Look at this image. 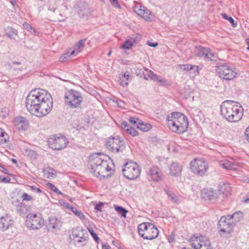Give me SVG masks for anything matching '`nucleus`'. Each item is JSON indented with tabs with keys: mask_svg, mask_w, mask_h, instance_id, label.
I'll use <instances>...</instances> for the list:
<instances>
[{
	"mask_svg": "<svg viewBox=\"0 0 249 249\" xmlns=\"http://www.w3.org/2000/svg\"><path fill=\"white\" fill-rule=\"evenodd\" d=\"M88 231L91 235L92 236L94 240L97 243H99L100 242V239L98 237L97 234L94 232L92 228H88Z\"/></svg>",
	"mask_w": 249,
	"mask_h": 249,
	"instance_id": "obj_40",
	"label": "nucleus"
},
{
	"mask_svg": "<svg viewBox=\"0 0 249 249\" xmlns=\"http://www.w3.org/2000/svg\"><path fill=\"white\" fill-rule=\"evenodd\" d=\"M87 232L85 229L78 227H76L72 230L71 237V238L73 240L78 237H82L83 234Z\"/></svg>",
	"mask_w": 249,
	"mask_h": 249,
	"instance_id": "obj_27",
	"label": "nucleus"
},
{
	"mask_svg": "<svg viewBox=\"0 0 249 249\" xmlns=\"http://www.w3.org/2000/svg\"><path fill=\"white\" fill-rule=\"evenodd\" d=\"M170 174L177 177L180 175L182 167L177 162H173L169 166Z\"/></svg>",
	"mask_w": 249,
	"mask_h": 249,
	"instance_id": "obj_24",
	"label": "nucleus"
},
{
	"mask_svg": "<svg viewBox=\"0 0 249 249\" xmlns=\"http://www.w3.org/2000/svg\"><path fill=\"white\" fill-rule=\"evenodd\" d=\"M23 26L24 29L31 33H36V32L35 29L33 28L30 24L27 22L24 23L23 24Z\"/></svg>",
	"mask_w": 249,
	"mask_h": 249,
	"instance_id": "obj_43",
	"label": "nucleus"
},
{
	"mask_svg": "<svg viewBox=\"0 0 249 249\" xmlns=\"http://www.w3.org/2000/svg\"><path fill=\"white\" fill-rule=\"evenodd\" d=\"M231 191V187L228 183H224L219 185V192L225 196H228L230 193Z\"/></svg>",
	"mask_w": 249,
	"mask_h": 249,
	"instance_id": "obj_32",
	"label": "nucleus"
},
{
	"mask_svg": "<svg viewBox=\"0 0 249 249\" xmlns=\"http://www.w3.org/2000/svg\"><path fill=\"white\" fill-rule=\"evenodd\" d=\"M5 31L6 36L10 39L14 38L15 36L18 35V31L15 29L11 27H7L5 29Z\"/></svg>",
	"mask_w": 249,
	"mask_h": 249,
	"instance_id": "obj_34",
	"label": "nucleus"
},
{
	"mask_svg": "<svg viewBox=\"0 0 249 249\" xmlns=\"http://www.w3.org/2000/svg\"><path fill=\"white\" fill-rule=\"evenodd\" d=\"M215 71L218 76L225 80H231L237 76L235 69L231 67L229 64L220 63L216 66Z\"/></svg>",
	"mask_w": 249,
	"mask_h": 249,
	"instance_id": "obj_6",
	"label": "nucleus"
},
{
	"mask_svg": "<svg viewBox=\"0 0 249 249\" xmlns=\"http://www.w3.org/2000/svg\"><path fill=\"white\" fill-rule=\"evenodd\" d=\"M14 220L11 215L5 214L0 217V231H5L13 227Z\"/></svg>",
	"mask_w": 249,
	"mask_h": 249,
	"instance_id": "obj_19",
	"label": "nucleus"
},
{
	"mask_svg": "<svg viewBox=\"0 0 249 249\" xmlns=\"http://www.w3.org/2000/svg\"><path fill=\"white\" fill-rule=\"evenodd\" d=\"M111 4L114 6V7H116L118 9H121V6L117 0H109Z\"/></svg>",
	"mask_w": 249,
	"mask_h": 249,
	"instance_id": "obj_46",
	"label": "nucleus"
},
{
	"mask_svg": "<svg viewBox=\"0 0 249 249\" xmlns=\"http://www.w3.org/2000/svg\"><path fill=\"white\" fill-rule=\"evenodd\" d=\"M103 205L104 203L103 202H99L95 205V209L98 211L101 212Z\"/></svg>",
	"mask_w": 249,
	"mask_h": 249,
	"instance_id": "obj_50",
	"label": "nucleus"
},
{
	"mask_svg": "<svg viewBox=\"0 0 249 249\" xmlns=\"http://www.w3.org/2000/svg\"><path fill=\"white\" fill-rule=\"evenodd\" d=\"M55 9H56V7H55L54 6H51V5H50V6L49 7V10L52 11L53 12H54Z\"/></svg>",
	"mask_w": 249,
	"mask_h": 249,
	"instance_id": "obj_60",
	"label": "nucleus"
},
{
	"mask_svg": "<svg viewBox=\"0 0 249 249\" xmlns=\"http://www.w3.org/2000/svg\"><path fill=\"white\" fill-rule=\"evenodd\" d=\"M47 186L50 187V188L54 192H55L57 195L62 194V192L59 191L57 187L53 184L51 183H48Z\"/></svg>",
	"mask_w": 249,
	"mask_h": 249,
	"instance_id": "obj_41",
	"label": "nucleus"
},
{
	"mask_svg": "<svg viewBox=\"0 0 249 249\" xmlns=\"http://www.w3.org/2000/svg\"><path fill=\"white\" fill-rule=\"evenodd\" d=\"M21 197L22 198L23 200L31 201L33 199V197L26 193H24L22 194Z\"/></svg>",
	"mask_w": 249,
	"mask_h": 249,
	"instance_id": "obj_47",
	"label": "nucleus"
},
{
	"mask_svg": "<svg viewBox=\"0 0 249 249\" xmlns=\"http://www.w3.org/2000/svg\"><path fill=\"white\" fill-rule=\"evenodd\" d=\"M45 174L47 178H52L55 174V171L52 169H50L48 171L46 172Z\"/></svg>",
	"mask_w": 249,
	"mask_h": 249,
	"instance_id": "obj_48",
	"label": "nucleus"
},
{
	"mask_svg": "<svg viewBox=\"0 0 249 249\" xmlns=\"http://www.w3.org/2000/svg\"><path fill=\"white\" fill-rule=\"evenodd\" d=\"M7 134L3 131L0 134V144L4 143L7 142Z\"/></svg>",
	"mask_w": 249,
	"mask_h": 249,
	"instance_id": "obj_42",
	"label": "nucleus"
},
{
	"mask_svg": "<svg viewBox=\"0 0 249 249\" xmlns=\"http://www.w3.org/2000/svg\"><path fill=\"white\" fill-rule=\"evenodd\" d=\"M124 142L118 136L115 137L109 138L106 143V148L113 153L123 152V147Z\"/></svg>",
	"mask_w": 249,
	"mask_h": 249,
	"instance_id": "obj_12",
	"label": "nucleus"
},
{
	"mask_svg": "<svg viewBox=\"0 0 249 249\" xmlns=\"http://www.w3.org/2000/svg\"><path fill=\"white\" fill-rule=\"evenodd\" d=\"M139 235L147 240H153L156 238L159 235V231L153 224L144 222L140 224L138 227Z\"/></svg>",
	"mask_w": 249,
	"mask_h": 249,
	"instance_id": "obj_5",
	"label": "nucleus"
},
{
	"mask_svg": "<svg viewBox=\"0 0 249 249\" xmlns=\"http://www.w3.org/2000/svg\"><path fill=\"white\" fill-rule=\"evenodd\" d=\"M167 121L170 129L178 134L184 133L188 127L187 117L180 112H175L171 113L167 117Z\"/></svg>",
	"mask_w": 249,
	"mask_h": 249,
	"instance_id": "obj_4",
	"label": "nucleus"
},
{
	"mask_svg": "<svg viewBox=\"0 0 249 249\" xmlns=\"http://www.w3.org/2000/svg\"><path fill=\"white\" fill-rule=\"evenodd\" d=\"M14 126L18 130L25 131L29 127V122L26 118L18 116L15 118L13 121Z\"/></svg>",
	"mask_w": 249,
	"mask_h": 249,
	"instance_id": "obj_18",
	"label": "nucleus"
},
{
	"mask_svg": "<svg viewBox=\"0 0 249 249\" xmlns=\"http://www.w3.org/2000/svg\"><path fill=\"white\" fill-rule=\"evenodd\" d=\"M12 63L13 65H20L21 64V63L20 62H18V61H12Z\"/></svg>",
	"mask_w": 249,
	"mask_h": 249,
	"instance_id": "obj_61",
	"label": "nucleus"
},
{
	"mask_svg": "<svg viewBox=\"0 0 249 249\" xmlns=\"http://www.w3.org/2000/svg\"><path fill=\"white\" fill-rule=\"evenodd\" d=\"M64 97L66 104L71 108H76L79 106L83 100L80 93L73 89L66 92Z\"/></svg>",
	"mask_w": 249,
	"mask_h": 249,
	"instance_id": "obj_8",
	"label": "nucleus"
},
{
	"mask_svg": "<svg viewBox=\"0 0 249 249\" xmlns=\"http://www.w3.org/2000/svg\"><path fill=\"white\" fill-rule=\"evenodd\" d=\"M123 167L122 172L125 178L133 180L140 176L141 170L136 162L130 160L124 164Z\"/></svg>",
	"mask_w": 249,
	"mask_h": 249,
	"instance_id": "obj_7",
	"label": "nucleus"
},
{
	"mask_svg": "<svg viewBox=\"0 0 249 249\" xmlns=\"http://www.w3.org/2000/svg\"><path fill=\"white\" fill-rule=\"evenodd\" d=\"M146 44L150 47H156L158 46V43L157 42H151L149 41H148Z\"/></svg>",
	"mask_w": 249,
	"mask_h": 249,
	"instance_id": "obj_55",
	"label": "nucleus"
},
{
	"mask_svg": "<svg viewBox=\"0 0 249 249\" xmlns=\"http://www.w3.org/2000/svg\"><path fill=\"white\" fill-rule=\"evenodd\" d=\"M2 172L5 174H9V171L5 168L2 167Z\"/></svg>",
	"mask_w": 249,
	"mask_h": 249,
	"instance_id": "obj_59",
	"label": "nucleus"
},
{
	"mask_svg": "<svg viewBox=\"0 0 249 249\" xmlns=\"http://www.w3.org/2000/svg\"><path fill=\"white\" fill-rule=\"evenodd\" d=\"M157 74L154 73L152 71H149L148 72V77L151 78L152 80H154Z\"/></svg>",
	"mask_w": 249,
	"mask_h": 249,
	"instance_id": "obj_51",
	"label": "nucleus"
},
{
	"mask_svg": "<svg viewBox=\"0 0 249 249\" xmlns=\"http://www.w3.org/2000/svg\"><path fill=\"white\" fill-rule=\"evenodd\" d=\"M56 0H49V3L52 4L53 3H55L56 4Z\"/></svg>",
	"mask_w": 249,
	"mask_h": 249,
	"instance_id": "obj_62",
	"label": "nucleus"
},
{
	"mask_svg": "<svg viewBox=\"0 0 249 249\" xmlns=\"http://www.w3.org/2000/svg\"><path fill=\"white\" fill-rule=\"evenodd\" d=\"M221 115L230 123H237L242 118L244 109L241 105L231 100H226L220 106Z\"/></svg>",
	"mask_w": 249,
	"mask_h": 249,
	"instance_id": "obj_2",
	"label": "nucleus"
},
{
	"mask_svg": "<svg viewBox=\"0 0 249 249\" xmlns=\"http://www.w3.org/2000/svg\"><path fill=\"white\" fill-rule=\"evenodd\" d=\"M48 144L52 149L55 150H60L65 148L68 144V141L64 136L56 137L52 136L48 140Z\"/></svg>",
	"mask_w": 249,
	"mask_h": 249,
	"instance_id": "obj_13",
	"label": "nucleus"
},
{
	"mask_svg": "<svg viewBox=\"0 0 249 249\" xmlns=\"http://www.w3.org/2000/svg\"><path fill=\"white\" fill-rule=\"evenodd\" d=\"M221 16L223 18L227 19L232 24V26L235 27L237 26V22L234 21L233 18L231 17H229L226 14L222 13Z\"/></svg>",
	"mask_w": 249,
	"mask_h": 249,
	"instance_id": "obj_37",
	"label": "nucleus"
},
{
	"mask_svg": "<svg viewBox=\"0 0 249 249\" xmlns=\"http://www.w3.org/2000/svg\"><path fill=\"white\" fill-rule=\"evenodd\" d=\"M131 81V78L128 71L122 72L119 74V83L120 85L123 87H126L128 85V83Z\"/></svg>",
	"mask_w": 249,
	"mask_h": 249,
	"instance_id": "obj_22",
	"label": "nucleus"
},
{
	"mask_svg": "<svg viewBox=\"0 0 249 249\" xmlns=\"http://www.w3.org/2000/svg\"><path fill=\"white\" fill-rule=\"evenodd\" d=\"M154 81H157L160 83V85L164 86L168 84L167 81L161 76L157 75Z\"/></svg>",
	"mask_w": 249,
	"mask_h": 249,
	"instance_id": "obj_38",
	"label": "nucleus"
},
{
	"mask_svg": "<svg viewBox=\"0 0 249 249\" xmlns=\"http://www.w3.org/2000/svg\"><path fill=\"white\" fill-rule=\"evenodd\" d=\"M246 42L248 44V47H247V49L249 50V38H247L246 39Z\"/></svg>",
	"mask_w": 249,
	"mask_h": 249,
	"instance_id": "obj_64",
	"label": "nucleus"
},
{
	"mask_svg": "<svg viewBox=\"0 0 249 249\" xmlns=\"http://www.w3.org/2000/svg\"><path fill=\"white\" fill-rule=\"evenodd\" d=\"M71 212L81 219H84L85 218V216L81 213V211L77 210L76 208L73 207V208H71Z\"/></svg>",
	"mask_w": 249,
	"mask_h": 249,
	"instance_id": "obj_39",
	"label": "nucleus"
},
{
	"mask_svg": "<svg viewBox=\"0 0 249 249\" xmlns=\"http://www.w3.org/2000/svg\"><path fill=\"white\" fill-rule=\"evenodd\" d=\"M227 216L231 220V222L235 226L243 219V213L240 211H238L231 215H227Z\"/></svg>",
	"mask_w": 249,
	"mask_h": 249,
	"instance_id": "obj_25",
	"label": "nucleus"
},
{
	"mask_svg": "<svg viewBox=\"0 0 249 249\" xmlns=\"http://www.w3.org/2000/svg\"><path fill=\"white\" fill-rule=\"evenodd\" d=\"M11 180V178L9 177L5 178L2 177H0V182H5L8 183Z\"/></svg>",
	"mask_w": 249,
	"mask_h": 249,
	"instance_id": "obj_54",
	"label": "nucleus"
},
{
	"mask_svg": "<svg viewBox=\"0 0 249 249\" xmlns=\"http://www.w3.org/2000/svg\"><path fill=\"white\" fill-rule=\"evenodd\" d=\"M147 175L154 181L159 182L162 180V172L157 166H153L151 167L148 171Z\"/></svg>",
	"mask_w": 249,
	"mask_h": 249,
	"instance_id": "obj_20",
	"label": "nucleus"
},
{
	"mask_svg": "<svg viewBox=\"0 0 249 249\" xmlns=\"http://www.w3.org/2000/svg\"><path fill=\"white\" fill-rule=\"evenodd\" d=\"M164 191L167 195L168 199L175 204H178L180 202L179 196L176 195L173 191L168 189L165 188Z\"/></svg>",
	"mask_w": 249,
	"mask_h": 249,
	"instance_id": "obj_26",
	"label": "nucleus"
},
{
	"mask_svg": "<svg viewBox=\"0 0 249 249\" xmlns=\"http://www.w3.org/2000/svg\"><path fill=\"white\" fill-rule=\"evenodd\" d=\"M25 105L28 110L37 117L47 115L53 107V99L50 93L42 89H35L26 97Z\"/></svg>",
	"mask_w": 249,
	"mask_h": 249,
	"instance_id": "obj_1",
	"label": "nucleus"
},
{
	"mask_svg": "<svg viewBox=\"0 0 249 249\" xmlns=\"http://www.w3.org/2000/svg\"><path fill=\"white\" fill-rule=\"evenodd\" d=\"M16 210L20 215L24 216L30 211V208L25 204L21 203L17 206Z\"/></svg>",
	"mask_w": 249,
	"mask_h": 249,
	"instance_id": "obj_29",
	"label": "nucleus"
},
{
	"mask_svg": "<svg viewBox=\"0 0 249 249\" xmlns=\"http://www.w3.org/2000/svg\"><path fill=\"white\" fill-rule=\"evenodd\" d=\"M140 121L141 120L135 117H130L129 119V121L130 123L134 125H136L137 127L140 122Z\"/></svg>",
	"mask_w": 249,
	"mask_h": 249,
	"instance_id": "obj_45",
	"label": "nucleus"
},
{
	"mask_svg": "<svg viewBox=\"0 0 249 249\" xmlns=\"http://www.w3.org/2000/svg\"><path fill=\"white\" fill-rule=\"evenodd\" d=\"M245 136L246 140L249 143V125L247 127L245 131Z\"/></svg>",
	"mask_w": 249,
	"mask_h": 249,
	"instance_id": "obj_52",
	"label": "nucleus"
},
{
	"mask_svg": "<svg viewBox=\"0 0 249 249\" xmlns=\"http://www.w3.org/2000/svg\"><path fill=\"white\" fill-rule=\"evenodd\" d=\"M208 168L207 162L203 159H195L191 162V170L199 176H204L207 171Z\"/></svg>",
	"mask_w": 249,
	"mask_h": 249,
	"instance_id": "obj_9",
	"label": "nucleus"
},
{
	"mask_svg": "<svg viewBox=\"0 0 249 249\" xmlns=\"http://www.w3.org/2000/svg\"><path fill=\"white\" fill-rule=\"evenodd\" d=\"M218 164L220 167L226 170H235L236 169V165L227 160L220 161Z\"/></svg>",
	"mask_w": 249,
	"mask_h": 249,
	"instance_id": "obj_28",
	"label": "nucleus"
},
{
	"mask_svg": "<svg viewBox=\"0 0 249 249\" xmlns=\"http://www.w3.org/2000/svg\"><path fill=\"white\" fill-rule=\"evenodd\" d=\"M85 39L79 40L78 42L74 46L73 49H70L69 51L64 55L63 58L62 57L60 58V61H64L65 58H67L68 57H70L71 55H75L81 52L85 46Z\"/></svg>",
	"mask_w": 249,
	"mask_h": 249,
	"instance_id": "obj_17",
	"label": "nucleus"
},
{
	"mask_svg": "<svg viewBox=\"0 0 249 249\" xmlns=\"http://www.w3.org/2000/svg\"><path fill=\"white\" fill-rule=\"evenodd\" d=\"M26 223L27 226L32 230H38L44 224V219L39 213H29L27 216Z\"/></svg>",
	"mask_w": 249,
	"mask_h": 249,
	"instance_id": "obj_11",
	"label": "nucleus"
},
{
	"mask_svg": "<svg viewBox=\"0 0 249 249\" xmlns=\"http://www.w3.org/2000/svg\"><path fill=\"white\" fill-rule=\"evenodd\" d=\"M89 236L88 233L83 234L82 237H78L73 239V243L75 245L81 244L82 246H85L88 242Z\"/></svg>",
	"mask_w": 249,
	"mask_h": 249,
	"instance_id": "obj_30",
	"label": "nucleus"
},
{
	"mask_svg": "<svg viewBox=\"0 0 249 249\" xmlns=\"http://www.w3.org/2000/svg\"><path fill=\"white\" fill-rule=\"evenodd\" d=\"M190 243L194 249H212L209 240L202 236L192 237Z\"/></svg>",
	"mask_w": 249,
	"mask_h": 249,
	"instance_id": "obj_14",
	"label": "nucleus"
},
{
	"mask_svg": "<svg viewBox=\"0 0 249 249\" xmlns=\"http://www.w3.org/2000/svg\"><path fill=\"white\" fill-rule=\"evenodd\" d=\"M110 246L107 244H104L102 245V249H109Z\"/></svg>",
	"mask_w": 249,
	"mask_h": 249,
	"instance_id": "obj_58",
	"label": "nucleus"
},
{
	"mask_svg": "<svg viewBox=\"0 0 249 249\" xmlns=\"http://www.w3.org/2000/svg\"><path fill=\"white\" fill-rule=\"evenodd\" d=\"M105 158H106L105 156L100 153H95L90 157V172L94 176L100 179L104 178L105 173L111 170Z\"/></svg>",
	"mask_w": 249,
	"mask_h": 249,
	"instance_id": "obj_3",
	"label": "nucleus"
},
{
	"mask_svg": "<svg viewBox=\"0 0 249 249\" xmlns=\"http://www.w3.org/2000/svg\"><path fill=\"white\" fill-rule=\"evenodd\" d=\"M235 226L227 215L221 217L218 221L217 228L221 235L229 234L232 233Z\"/></svg>",
	"mask_w": 249,
	"mask_h": 249,
	"instance_id": "obj_10",
	"label": "nucleus"
},
{
	"mask_svg": "<svg viewBox=\"0 0 249 249\" xmlns=\"http://www.w3.org/2000/svg\"><path fill=\"white\" fill-rule=\"evenodd\" d=\"M139 16L142 17L145 20L151 21V12L143 6H141L138 11L136 12Z\"/></svg>",
	"mask_w": 249,
	"mask_h": 249,
	"instance_id": "obj_23",
	"label": "nucleus"
},
{
	"mask_svg": "<svg viewBox=\"0 0 249 249\" xmlns=\"http://www.w3.org/2000/svg\"><path fill=\"white\" fill-rule=\"evenodd\" d=\"M137 127L143 132H146L151 128V125L149 124H144L141 120Z\"/></svg>",
	"mask_w": 249,
	"mask_h": 249,
	"instance_id": "obj_36",
	"label": "nucleus"
},
{
	"mask_svg": "<svg viewBox=\"0 0 249 249\" xmlns=\"http://www.w3.org/2000/svg\"><path fill=\"white\" fill-rule=\"evenodd\" d=\"M126 132L133 137L137 136L138 134L137 130L134 128L131 127L129 128H127Z\"/></svg>",
	"mask_w": 249,
	"mask_h": 249,
	"instance_id": "obj_44",
	"label": "nucleus"
},
{
	"mask_svg": "<svg viewBox=\"0 0 249 249\" xmlns=\"http://www.w3.org/2000/svg\"><path fill=\"white\" fill-rule=\"evenodd\" d=\"M114 208L118 213L120 214L122 217L124 218L126 217V215L128 211L125 208L117 205H114Z\"/></svg>",
	"mask_w": 249,
	"mask_h": 249,
	"instance_id": "obj_35",
	"label": "nucleus"
},
{
	"mask_svg": "<svg viewBox=\"0 0 249 249\" xmlns=\"http://www.w3.org/2000/svg\"><path fill=\"white\" fill-rule=\"evenodd\" d=\"M201 195L203 198L209 200H214L217 197L215 191L211 188L204 189L202 191Z\"/></svg>",
	"mask_w": 249,
	"mask_h": 249,
	"instance_id": "obj_21",
	"label": "nucleus"
},
{
	"mask_svg": "<svg viewBox=\"0 0 249 249\" xmlns=\"http://www.w3.org/2000/svg\"><path fill=\"white\" fill-rule=\"evenodd\" d=\"M11 161H12V162H13V163H14V164H17V163H18V162H17V160H16V159H12Z\"/></svg>",
	"mask_w": 249,
	"mask_h": 249,
	"instance_id": "obj_63",
	"label": "nucleus"
},
{
	"mask_svg": "<svg viewBox=\"0 0 249 249\" xmlns=\"http://www.w3.org/2000/svg\"><path fill=\"white\" fill-rule=\"evenodd\" d=\"M62 226V222L55 216H52L49 218L47 225L48 231L57 234Z\"/></svg>",
	"mask_w": 249,
	"mask_h": 249,
	"instance_id": "obj_16",
	"label": "nucleus"
},
{
	"mask_svg": "<svg viewBox=\"0 0 249 249\" xmlns=\"http://www.w3.org/2000/svg\"><path fill=\"white\" fill-rule=\"evenodd\" d=\"M30 188L31 190L37 194H41L42 193V190L40 188H37L35 186H30Z\"/></svg>",
	"mask_w": 249,
	"mask_h": 249,
	"instance_id": "obj_49",
	"label": "nucleus"
},
{
	"mask_svg": "<svg viewBox=\"0 0 249 249\" xmlns=\"http://www.w3.org/2000/svg\"><path fill=\"white\" fill-rule=\"evenodd\" d=\"M180 69L186 71H191V70H193V69H195V71L197 73H199V70H200V68L198 66L191 64L181 65H180Z\"/></svg>",
	"mask_w": 249,
	"mask_h": 249,
	"instance_id": "obj_33",
	"label": "nucleus"
},
{
	"mask_svg": "<svg viewBox=\"0 0 249 249\" xmlns=\"http://www.w3.org/2000/svg\"><path fill=\"white\" fill-rule=\"evenodd\" d=\"M195 55L203 58L205 60H215L217 56L213 53L209 48L202 46L196 47L194 50Z\"/></svg>",
	"mask_w": 249,
	"mask_h": 249,
	"instance_id": "obj_15",
	"label": "nucleus"
},
{
	"mask_svg": "<svg viewBox=\"0 0 249 249\" xmlns=\"http://www.w3.org/2000/svg\"><path fill=\"white\" fill-rule=\"evenodd\" d=\"M64 206H65L66 208H68L69 210H71V208H73V207L71 206L70 204H69L68 203L65 202L64 203Z\"/></svg>",
	"mask_w": 249,
	"mask_h": 249,
	"instance_id": "obj_56",
	"label": "nucleus"
},
{
	"mask_svg": "<svg viewBox=\"0 0 249 249\" xmlns=\"http://www.w3.org/2000/svg\"><path fill=\"white\" fill-rule=\"evenodd\" d=\"M121 126L122 128L125 130L126 131L127 128H130V127L128 125L127 123L125 121H123L121 124Z\"/></svg>",
	"mask_w": 249,
	"mask_h": 249,
	"instance_id": "obj_53",
	"label": "nucleus"
},
{
	"mask_svg": "<svg viewBox=\"0 0 249 249\" xmlns=\"http://www.w3.org/2000/svg\"><path fill=\"white\" fill-rule=\"evenodd\" d=\"M175 241L174 236L172 234L170 235V237L168 238V241L169 242H173Z\"/></svg>",
	"mask_w": 249,
	"mask_h": 249,
	"instance_id": "obj_57",
	"label": "nucleus"
},
{
	"mask_svg": "<svg viewBox=\"0 0 249 249\" xmlns=\"http://www.w3.org/2000/svg\"><path fill=\"white\" fill-rule=\"evenodd\" d=\"M136 38L137 37L134 36L131 37L130 39L126 40L122 46V48L124 49H130L135 43L137 42Z\"/></svg>",
	"mask_w": 249,
	"mask_h": 249,
	"instance_id": "obj_31",
	"label": "nucleus"
}]
</instances>
